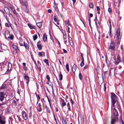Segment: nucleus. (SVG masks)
I'll use <instances>...</instances> for the list:
<instances>
[{
	"label": "nucleus",
	"instance_id": "338daca9",
	"mask_svg": "<svg viewBox=\"0 0 124 124\" xmlns=\"http://www.w3.org/2000/svg\"><path fill=\"white\" fill-rule=\"evenodd\" d=\"M23 67H25L26 66V63H23Z\"/></svg>",
	"mask_w": 124,
	"mask_h": 124
},
{
	"label": "nucleus",
	"instance_id": "a211bd4d",
	"mask_svg": "<svg viewBox=\"0 0 124 124\" xmlns=\"http://www.w3.org/2000/svg\"><path fill=\"white\" fill-rule=\"evenodd\" d=\"M61 101L62 102V107H63L64 106H65L66 105V102H65L64 100L62 99Z\"/></svg>",
	"mask_w": 124,
	"mask_h": 124
},
{
	"label": "nucleus",
	"instance_id": "6e6552de",
	"mask_svg": "<svg viewBox=\"0 0 124 124\" xmlns=\"http://www.w3.org/2000/svg\"><path fill=\"white\" fill-rule=\"evenodd\" d=\"M68 41L69 42V43L70 44V45L72 46V45H73V41L72 40V38L70 36L69 34H68Z\"/></svg>",
	"mask_w": 124,
	"mask_h": 124
},
{
	"label": "nucleus",
	"instance_id": "ddd939ff",
	"mask_svg": "<svg viewBox=\"0 0 124 124\" xmlns=\"http://www.w3.org/2000/svg\"><path fill=\"white\" fill-rule=\"evenodd\" d=\"M12 46L13 48L15 50H19V48L16 45L14 44L12 45Z\"/></svg>",
	"mask_w": 124,
	"mask_h": 124
},
{
	"label": "nucleus",
	"instance_id": "864d4df0",
	"mask_svg": "<svg viewBox=\"0 0 124 124\" xmlns=\"http://www.w3.org/2000/svg\"><path fill=\"white\" fill-rule=\"evenodd\" d=\"M21 91L20 90L18 89V90H17V93L18 94H20V93Z\"/></svg>",
	"mask_w": 124,
	"mask_h": 124
},
{
	"label": "nucleus",
	"instance_id": "c03bdc74",
	"mask_svg": "<svg viewBox=\"0 0 124 124\" xmlns=\"http://www.w3.org/2000/svg\"><path fill=\"white\" fill-rule=\"evenodd\" d=\"M46 111L48 113H50V109H49V108L46 109Z\"/></svg>",
	"mask_w": 124,
	"mask_h": 124
},
{
	"label": "nucleus",
	"instance_id": "b1692460",
	"mask_svg": "<svg viewBox=\"0 0 124 124\" xmlns=\"http://www.w3.org/2000/svg\"><path fill=\"white\" fill-rule=\"evenodd\" d=\"M44 54V53L42 52H39V55L40 56H43Z\"/></svg>",
	"mask_w": 124,
	"mask_h": 124
},
{
	"label": "nucleus",
	"instance_id": "09e8293b",
	"mask_svg": "<svg viewBox=\"0 0 124 124\" xmlns=\"http://www.w3.org/2000/svg\"><path fill=\"white\" fill-rule=\"evenodd\" d=\"M63 52L65 53H66L67 52V51L66 50H65V49H63Z\"/></svg>",
	"mask_w": 124,
	"mask_h": 124
},
{
	"label": "nucleus",
	"instance_id": "3c124183",
	"mask_svg": "<svg viewBox=\"0 0 124 124\" xmlns=\"http://www.w3.org/2000/svg\"><path fill=\"white\" fill-rule=\"evenodd\" d=\"M40 99V96H39V95H38V99H37L38 101L37 102V104L38 103V101Z\"/></svg>",
	"mask_w": 124,
	"mask_h": 124
},
{
	"label": "nucleus",
	"instance_id": "774afa93",
	"mask_svg": "<svg viewBox=\"0 0 124 124\" xmlns=\"http://www.w3.org/2000/svg\"><path fill=\"white\" fill-rule=\"evenodd\" d=\"M82 61L84 62V59L83 57H82Z\"/></svg>",
	"mask_w": 124,
	"mask_h": 124
},
{
	"label": "nucleus",
	"instance_id": "ea45409f",
	"mask_svg": "<svg viewBox=\"0 0 124 124\" xmlns=\"http://www.w3.org/2000/svg\"><path fill=\"white\" fill-rule=\"evenodd\" d=\"M47 99H48V101L49 103V105H50V108H51V103H50V100H49V98H48V97L47 96Z\"/></svg>",
	"mask_w": 124,
	"mask_h": 124
},
{
	"label": "nucleus",
	"instance_id": "5fc2aeb1",
	"mask_svg": "<svg viewBox=\"0 0 124 124\" xmlns=\"http://www.w3.org/2000/svg\"><path fill=\"white\" fill-rule=\"evenodd\" d=\"M63 120L64 121V124H67V122L66 121L65 119L63 118Z\"/></svg>",
	"mask_w": 124,
	"mask_h": 124
},
{
	"label": "nucleus",
	"instance_id": "a878e982",
	"mask_svg": "<svg viewBox=\"0 0 124 124\" xmlns=\"http://www.w3.org/2000/svg\"><path fill=\"white\" fill-rule=\"evenodd\" d=\"M89 6L91 8H93V3H90L89 5Z\"/></svg>",
	"mask_w": 124,
	"mask_h": 124
},
{
	"label": "nucleus",
	"instance_id": "0eeeda50",
	"mask_svg": "<svg viewBox=\"0 0 124 124\" xmlns=\"http://www.w3.org/2000/svg\"><path fill=\"white\" fill-rule=\"evenodd\" d=\"M5 94L3 92H0V100L2 101L4 98Z\"/></svg>",
	"mask_w": 124,
	"mask_h": 124
},
{
	"label": "nucleus",
	"instance_id": "dca6fc26",
	"mask_svg": "<svg viewBox=\"0 0 124 124\" xmlns=\"http://www.w3.org/2000/svg\"><path fill=\"white\" fill-rule=\"evenodd\" d=\"M36 24L37 26L39 28L41 27L42 25V23L41 22L37 23Z\"/></svg>",
	"mask_w": 124,
	"mask_h": 124
},
{
	"label": "nucleus",
	"instance_id": "423d86ee",
	"mask_svg": "<svg viewBox=\"0 0 124 124\" xmlns=\"http://www.w3.org/2000/svg\"><path fill=\"white\" fill-rule=\"evenodd\" d=\"M22 113L23 119L25 120H27L28 118V116L25 112L24 111H23L22 112Z\"/></svg>",
	"mask_w": 124,
	"mask_h": 124
},
{
	"label": "nucleus",
	"instance_id": "69168bd1",
	"mask_svg": "<svg viewBox=\"0 0 124 124\" xmlns=\"http://www.w3.org/2000/svg\"><path fill=\"white\" fill-rule=\"evenodd\" d=\"M90 16L91 17H92L93 16V15L92 14H89Z\"/></svg>",
	"mask_w": 124,
	"mask_h": 124
},
{
	"label": "nucleus",
	"instance_id": "f03ea898",
	"mask_svg": "<svg viewBox=\"0 0 124 124\" xmlns=\"http://www.w3.org/2000/svg\"><path fill=\"white\" fill-rule=\"evenodd\" d=\"M5 38L8 40L10 39H12L13 38L14 36L12 34L10 35V32L8 30H6L5 32Z\"/></svg>",
	"mask_w": 124,
	"mask_h": 124
},
{
	"label": "nucleus",
	"instance_id": "f257e3e1",
	"mask_svg": "<svg viewBox=\"0 0 124 124\" xmlns=\"http://www.w3.org/2000/svg\"><path fill=\"white\" fill-rule=\"evenodd\" d=\"M111 98V107L113 108V115H112V120L111 121V124H115L116 122L118 120V112L115 109V108L117 107L118 108H119V105L118 102L116 103V105H115V104L117 100V96L115 94L112 93H110Z\"/></svg>",
	"mask_w": 124,
	"mask_h": 124
},
{
	"label": "nucleus",
	"instance_id": "58836bf2",
	"mask_svg": "<svg viewBox=\"0 0 124 124\" xmlns=\"http://www.w3.org/2000/svg\"><path fill=\"white\" fill-rule=\"evenodd\" d=\"M9 66H11L10 67V68H11L12 67V65L10 63H9L8 64V68H9Z\"/></svg>",
	"mask_w": 124,
	"mask_h": 124
},
{
	"label": "nucleus",
	"instance_id": "37998d69",
	"mask_svg": "<svg viewBox=\"0 0 124 124\" xmlns=\"http://www.w3.org/2000/svg\"><path fill=\"white\" fill-rule=\"evenodd\" d=\"M88 65L86 64L84 68V69H85L87 68L88 67Z\"/></svg>",
	"mask_w": 124,
	"mask_h": 124
},
{
	"label": "nucleus",
	"instance_id": "aec40b11",
	"mask_svg": "<svg viewBox=\"0 0 124 124\" xmlns=\"http://www.w3.org/2000/svg\"><path fill=\"white\" fill-rule=\"evenodd\" d=\"M24 46H25V48L27 49H29V47L28 46V44L26 43H25V42H24Z\"/></svg>",
	"mask_w": 124,
	"mask_h": 124
},
{
	"label": "nucleus",
	"instance_id": "a18cd8bd",
	"mask_svg": "<svg viewBox=\"0 0 124 124\" xmlns=\"http://www.w3.org/2000/svg\"><path fill=\"white\" fill-rule=\"evenodd\" d=\"M32 116V114L31 112L29 114V116L30 118H31Z\"/></svg>",
	"mask_w": 124,
	"mask_h": 124
},
{
	"label": "nucleus",
	"instance_id": "20e7f679",
	"mask_svg": "<svg viewBox=\"0 0 124 124\" xmlns=\"http://www.w3.org/2000/svg\"><path fill=\"white\" fill-rule=\"evenodd\" d=\"M115 43L114 42H111L110 43L109 45V46L108 48V49H111V52H112V51H114L115 48Z\"/></svg>",
	"mask_w": 124,
	"mask_h": 124
},
{
	"label": "nucleus",
	"instance_id": "bb28decb",
	"mask_svg": "<svg viewBox=\"0 0 124 124\" xmlns=\"http://www.w3.org/2000/svg\"><path fill=\"white\" fill-rule=\"evenodd\" d=\"M6 85H2L0 87V90H2L5 87Z\"/></svg>",
	"mask_w": 124,
	"mask_h": 124
},
{
	"label": "nucleus",
	"instance_id": "393cba45",
	"mask_svg": "<svg viewBox=\"0 0 124 124\" xmlns=\"http://www.w3.org/2000/svg\"><path fill=\"white\" fill-rule=\"evenodd\" d=\"M5 104V103L4 102H2V103H0V108H2L4 107H3L4 105Z\"/></svg>",
	"mask_w": 124,
	"mask_h": 124
},
{
	"label": "nucleus",
	"instance_id": "473e14b6",
	"mask_svg": "<svg viewBox=\"0 0 124 124\" xmlns=\"http://www.w3.org/2000/svg\"><path fill=\"white\" fill-rule=\"evenodd\" d=\"M46 78L48 80V82H50V78L49 76L48 75H47L46 76Z\"/></svg>",
	"mask_w": 124,
	"mask_h": 124
},
{
	"label": "nucleus",
	"instance_id": "5701e85b",
	"mask_svg": "<svg viewBox=\"0 0 124 124\" xmlns=\"http://www.w3.org/2000/svg\"><path fill=\"white\" fill-rule=\"evenodd\" d=\"M0 123L1 124H5V121L1 119V117L0 116Z\"/></svg>",
	"mask_w": 124,
	"mask_h": 124
},
{
	"label": "nucleus",
	"instance_id": "7ed1b4c3",
	"mask_svg": "<svg viewBox=\"0 0 124 124\" xmlns=\"http://www.w3.org/2000/svg\"><path fill=\"white\" fill-rule=\"evenodd\" d=\"M44 105L43 102L42 101L41 103H39L37 106V110L39 112L41 111L42 110L44 109Z\"/></svg>",
	"mask_w": 124,
	"mask_h": 124
},
{
	"label": "nucleus",
	"instance_id": "2eb2a0df",
	"mask_svg": "<svg viewBox=\"0 0 124 124\" xmlns=\"http://www.w3.org/2000/svg\"><path fill=\"white\" fill-rule=\"evenodd\" d=\"M28 25L31 29H35V27L34 25L31 24L29 23H28Z\"/></svg>",
	"mask_w": 124,
	"mask_h": 124
},
{
	"label": "nucleus",
	"instance_id": "f704fd0d",
	"mask_svg": "<svg viewBox=\"0 0 124 124\" xmlns=\"http://www.w3.org/2000/svg\"><path fill=\"white\" fill-rule=\"evenodd\" d=\"M65 23L66 24H67L68 25H70V24L69 23V21L68 20H66L65 22Z\"/></svg>",
	"mask_w": 124,
	"mask_h": 124
},
{
	"label": "nucleus",
	"instance_id": "603ef678",
	"mask_svg": "<svg viewBox=\"0 0 124 124\" xmlns=\"http://www.w3.org/2000/svg\"><path fill=\"white\" fill-rule=\"evenodd\" d=\"M104 90L105 91L106 90V87L105 84H104Z\"/></svg>",
	"mask_w": 124,
	"mask_h": 124
},
{
	"label": "nucleus",
	"instance_id": "2f4dec72",
	"mask_svg": "<svg viewBox=\"0 0 124 124\" xmlns=\"http://www.w3.org/2000/svg\"><path fill=\"white\" fill-rule=\"evenodd\" d=\"M79 77L80 79L81 80L82 79V75L80 73H79Z\"/></svg>",
	"mask_w": 124,
	"mask_h": 124
},
{
	"label": "nucleus",
	"instance_id": "052dcab7",
	"mask_svg": "<svg viewBox=\"0 0 124 124\" xmlns=\"http://www.w3.org/2000/svg\"><path fill=\"white\" fill-rule=\"evenodd\" d=\"M117 37H118V36H122L121 35H120V33L119 34H118L116 35Z\"/></svg>",
	"mask_w": 124,
	"mask_h": 124
},
{
	"label": "nucleus",
	"instance_id": "8fccbe9b",
	"mask_svg": "<svg viewBox=\"0 0 124 124\" xmlns=\"http://www.w3.org/2000/svg\"><path fill=\"white\" fill-rule=\"evenodd\" d=\"M5 10H6L7 11H9V9L8 8H4V10L5 11V12L6 13V12L5 11Z\"/></svg>",
	"mask_w": 124,
	"mask_h": 124
},
{
	"label": "nucleus",
	"instance_id": "4d7b16f0",
	"mask_svg": "<svg viewBox=\"0 0 124 124\" xmlns=\"http://www.w3.org/2000/svg\"><path fill=\"white\" fill-rule=\"evenodd\" d=\"M97 8V11H100V8H99V7L98 6H97L96 7Z\"/></svg>",
	"mask_w": 124,
	"mask_h": 124
},
{
	"label": "nucleus",
	"instance_id": "9b49d317",
	"mask_svg": "<svg viewBox=\"0 0 124 124\" xmlns=\"http://www.w3.org/2000/svg\"><path fill=\"white\" fill-rule=\"evenodd\" d=\"M40 41H39L37 43V46L39 50H41L42 48V46L40 44Z\"/></svg>",
	"mask_w": 124,
	"mask_h": 124
},
{
	"label": "nucleus",
	"instance_id": "4468645a",
	"mask_svg": "<svg viewBox=\"0 0 124 124\" xmlns=\"http://www.w3.org/2000/svg\"><path fill=\"white\" fill-rule=\"evenodd\" d=\"M41 64H39L37 65V69L39 70V72L41 71Z\"/></svg>",
	"mask_w": 124,
	"mask_h": 124
},
{
	"label": "nucleus",
	"instance_id": "f8f14e48",
	"mask_svg": "<svg viewBox=\"0 0 124 124\" xmlns=\"http://www.w3.org/2000/svg\"><path fill=\"white\" fill-rule=\"evenodd\" d=\"M77 68V66L76 65L74 64L73 67L72 68V70L73 72L75 74V72Z\"/></svg>",
	"mask_w": 124,
	"mask_h": 124
},
{
	"label": "nucleus",
	"instance_id": "bf43d9fd",
	"mask_svg": "<svg viewBox=\"0 0 124 124\" xmlns=\"http://www.w3.org/2000/svg\"><path fill=\"white\" fill-rule=\"evenodd\" d=\"M120 40H117V44H118L119 45L120 44Z\"/></svg>",
	"mask_w": 124,
	"mask_h": 124
},
{
	"label": "nucleus",
	"instance_id": "39448f33",
	"mask_svg": "<svg viewBox=\"0 0 124 124\" xmlns=\"http://www.w3.org/2000/svg\"><path fill=\"white\" fill-rule=\"evenodd\" d=\"M121 61V59L120 56L119 55H118L117 57L116 61L114 62L115 64L117 65Z\"/></svg>",
	"mask_w": 124,
	"mask_h": 124
},
{
	"label": "nucleus",
	"instance_id": "cd10ccee",
	"mask_svg": "<svg viewBox=\"0 0 124 124\" xmlns=\"http://www.w3.org/2000/svg\"><path fill=\"white\" fill-rule=\"evenodd\" d=\"M44 62L46 63L47 65L48 66H49V62L48 61V60L47 59H45L44 60Z\"/></svg>",
	"mask_w": 124,
	"mask_h": 124
},
{
	"label": "nucleus",
	"instance_id": "412c9836",
	"mask_svg": "<svg viewBox=\"0 0 124 124\" xmlns=\"http://www.w3.org/2000/svg\"><path fill=\"white\" fill-rule=\"evenodd\" d=\"M62 79V74L61 72L60 71L59 72V79L60 80H61Z\"/></svg>",
	"mask_w": 124,
	"mask_h": 124
},
{
	"label": "nucleus",
	"instance_id": "79ce46f5",
	"mask_svg": "<svg viewBox=\"0 0 124 124\" xmlns=\"http://www.w3.org/2000/svg\"><path fill=\"white\" fill-rule=\"evenodd\" d=\"M10 24L9 23H5V25L6 27H9V24Z\"/></svg>",
	"mask_w": 124,
	"mask_h": 124
},
{
	"label": "nucleus",
	"instance_id": "7c9ffc66",
	"mask_svg": "<svg viewBox=\"0 0 124 124\" xmlns=\"http://www.w3.org/2000/svg\"><path fill=\"white\" fill-rule=\"evenodd\" d=\"M37 35H36L33 36V39L34 40H35L37 38Z\"/></svg>",
	"mask_w": 124,
	"mask_h": 124
},
{
	"label": "nucleus",
	"instance_id": "c85d7f7f",
	"mask_svg": "<svg viewBox=\"0 0 124 124\" xmlns=\"http://www.w3.org/2000/svg\"><path fill=\"white\" fill-rule=\"evenodd\" d=\"M66 68L67 70L69 72V65L68 63H67L66 65Z\"/></svg>",
	"mask_w": 124,
	"mask_h": 124
},
{
	"label": "nucleus",
	"instance_id": "c756f323",
	"mask_svg": "<svg viewBox=\"0 0 124 124\" xmlns=\"http://www.w3.org/2000/svg\"><path fill=\"white\" fill-rule=\"evenodd\" d=\"M110 28L109 36L110 37H111L112 36V35H111V25H110Z\"/></svg>",
	"mask_w": 124,
	"mask_h": 124
},
{
	"label": "nucleus",
	"instance_id": "1a4fd4ad",
	"mask_svg": "<svg viewBox=\"0 0 124 124\" xmlns=\"http://www.w3.org/2000/svg\"><path fill=\"white\" fill-rule=\"evenodd\" d=\"M23 6H24V11L26 13H27L28 12V10L27 8V7L26 5V4H23Z\"/></svg>",
	"mask_w": 124,
	"mask_h": 124
},
{
	"label": "nucleus",
	"instance_id": "680f3d73",
	"mask_svg": "<svg viewBox=\"0 0 124 124\" xmlns=\"http://www.w3.org/2000/svg\"><path fill=\"white\" fill-rule=\"evenodd\" d=\"M51 12V11L50 9H49L48 10V13H50Z\"/></svg>",
	"mask_w": 124,
	"mask_h": 124
},
{
	"label": "nucleus",
	"instance_id": "49530a36",
	"mask_svg": "<svg viewBox=\"0 0 124 124\" xmlns=\"http://www.w3.org/2000/svg\"><path fill=\"white\" fill-rule=\"evenodd\" d=\"M67 31L69 33H70V28L68 27V26H67Z\"/></svg>",
	"mask_w": 124,
	"mask_h": 124
},
{
	"label": "nucleus",
	"instance_id": "f3484780",
	"mask_svg": "<svg viewBox=\"0 0 124 124\" xmlns=\"http://www.w3.org/2000/svg\"><path fill=\"white\" fill-rule=\"evenodd\" d=\"M54 8L55 10V11L58 14V15H59L58 14V12H59V11L57 6L55 5L54 6Z\"/></svg>",
	"mask_w": 124,
	"mask_h": 124
},
{
	"label": "nucleus",
	"instance_id": "6e6d98bb",
	"mask_svg": "<svg viewBox=\"0 0 124 124\" xmlns=\"http://www.w3.org/2000/svg\"><path fill=\"white\" fill-rule=\"evenodd\" d=\"M71 104H72V105H73L74 104V102L73 101L72 99L71 98Z\"/></svg>",
	"mask_w": 124,
	"mask_h": 124
},
{
	"label": "nucleus",
	"instance_id": "e433bc0d",
	"mask_svg": "<svg viewBox=\"0 0 124 124\" xmlns=\"http://www.w3.org/2000/svg\"><path fill=\"white\" fill-rule=\"evenodd\" d=\"M121 36H118L117 37L116 39H117V40H121Z\"/></svg>",
	"mask_w": 124,
	"mask_h": 124
},
{
	"label": "nucleus",
	"instance_id": "c9c22d12",
	"mask_svg": "<svg viewBox=\"0 0 124 124\" xmlns=\"http://www.w3.org/2000/svg\"><path fill=\"white\" fill-rule=\"evenodd\" d=\"M84 65V62L82 61L80 64V65L81 67H83Z\"/></svg>",
	"mask_w": 124,
	"mask_h": 124
},
{
	"label": "nucleus",
	"instance_id": "9d476101",
	"mask_svg": "<svg viewBox=\"0 0 124 124\" xmlns=\"http://www.w3.org/2000/svg\"><path fill=\"white\" fill-rule=\"evenodd\" d=\"M47 36L46 34L45 33L44 34L43 37V39L44 42H46L47 40Z\"/></svg>",
	"mask_w": 124,
	"mask_h": 124
},
{
	"label": "nucleus",
	"instance_id": "a19ab883",
	"mask_svg": "<svg viewBox=\"0 0 124 124\" xmlns=\"http://www.w3.org/2000/svg\"><path fill=\"white\" fill-rule=\"evenodd\" d=\"M108 12L110 13H111L112 11L111 9L110 8H109L108 9Z\"/></svg>",
	"mask_w": 124,
	"mask_h": 124
},
{
	"label": "nucleus",
	"instance_id": "0e129e2a",
	"mask_svg": "<svg viewBox=\"0 0 124 124\" xmlns=\"http://www.w3.org/2000/svg\"><path fill=\"white\" fill-rule=\"evenodd\" d=\"M13 13L15 14H16V12L15 10H14L13 11Z\"/></svg>",
	"mask_w": 124,
	"mask_h": 124
},
{
	"label": "nucleus",
	"instance_id": "13d9d810",
	"mask_svg": "<svg viewBox=\"0 0 124 124\" xmlns=\"http://www.w3.org/2000/svg\"><path fill=\"white\" fill-rule=\"evenodd\" d=\"M67 106L68 107H70V104L69 102L67 103Z\"/></svg>",
	"mask_w": 124,
	"mask_h": 124
},
{
	"label": "nucleus",
	"instance_id": "4c0bfd02",
	"mask_svg": "<svg viewBox=\"0 0 124 124\" xmlns=\"http://www.w3.org/2000/svg\"><path fill=\"white\" fill-rule=\"evenodd\" d=\"M53 18L55 22H57V19H56V17L55 16H54L53 17Z\"/></svg>",
	"mask_w": 124,
	"mask_h": 124
},
{
	"label": "nucleus",
	"instance_id": "72a5a7b5",
	"mask_svg": "<svg viewBox=\"0 0 124 124\" xmlns=\"http://www.w3.org/2000/svg\"><path fill=\"white\" fill-rule=\"evenodd\" d=\"M63 35V38L64 39H66V35L65 34H64V33L62 32Z\"/></svg>",
	"mask_w": 124,
	"mask_h": 124
},
{
	"label": "nucleus",
	"instance_id": "de8ad7c7",
	"mask_svg": "<svg viewBox=\"0 0 124 124\" xmlns=\"http://www.w3.org/2000/svg\"><path fill=\"white\" fill-rule=\"evenodd\" d=\"M109 23L110 25H110H111V20L110 19L109 20Z\"/></svg>",
	"mask_w": 124,
	"mask_h": 124
},
{
	"label": "nucleus",
	"instance_id": "4be33fe9",
	"mask_svg": "<svg viewBox=\"0 0 124 124\" xmlns=\"http://www.w3.org/2000/svg\"><path fill=\"white\" fill-rule=\"evenodd\" d=\"M120 28H117V29L116 31V35L120 33Z\"/></svg>",
	"mask_w": 124,
	"mask_h": 124
},
{
	"label": "nucleus",
	"instance_id": "e2e57ef3",
	"mask_svg": "<svg viewBox=\"0 0 124 124\" xmlns=\"http://www.w3.org/2000/svg\"><path fill=\"white\" fill-rule=\"evenodd\" d=\"M120 47H121V50H123V46H122V45H121V46Z\"/></svg>",
	"mask_w": 124,
	"mask_h": 124
},
{
	"label": "nucleus",
	"instance_id": "6ab92c4d",
	"mask_svg": "<svg viewBox=\"0 0 124 124\" xmlns=\"http://www.w3.org/2000/svg\"><path fill=\"white\" fill-rule=\"evenodd\" d=\"M24 78L27 81L26 83L27 84L29 82V77L27 75H25L24 76Z\"/></svg>",
	"mask_w": 124,
	"mask_h": 124
}]
</instances>
